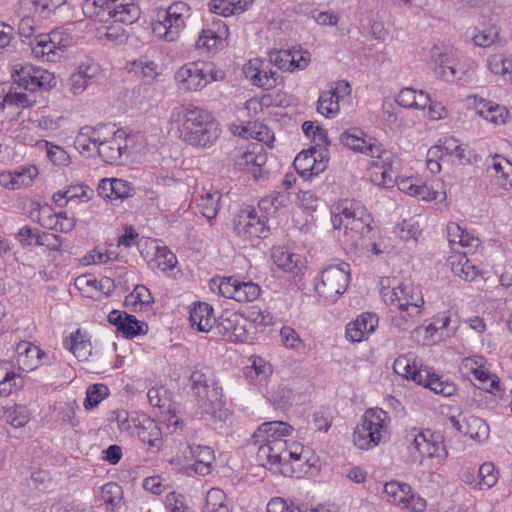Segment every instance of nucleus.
Returning a JSON list of instances; mask_svg holds the SVG:
<instances>
[{"label": "nucleus", "mask_w": 512, "mask_h": 512, "mask_svg": "<svg viewBox=\"0 0 512 512\" xmlns=\"http://www.w3.org/2000/svg\"><path fill=\"white\" fill-rule=\"evenodd\" d=\"M293 431V427L283 421H269L262 423L253 433L252 440L257 446V461L263 467H278L288 463H302L314 467L317 458L314 452L301 443L287 444L286 437Z\"/></svg>", "instance_id": "f257e3e1"}, {"label": "nucleus", "mask_w": 512, "mask_h": 512, "mask_svg": "<svg viewBox=\"0 0 512 512\" xmlns=\"http://www.w3.org/2000/svg\"><path fill=\"white\" fill-rule=\"evenodd\" d=\"M169 123L180 140L196 148H211L222 132L213 114L193 103L175 106L171 110Z\"/></svg>", "instance_id": "f03ea898"}, {"label": "nucleus", "mask_w": 512, "mask_h": 512, "mask_svg": "<svg viewBox=\"0 0 512 512\" xmlns=\"http://www.w3.org/2000/svg\"><path fill=\"white\" fill-rule=\"evenodd\" d=\"M379 292L383 302L394 313L391 322L395 327L405 331L419 322L425 301L421 291L413 284L386 277L380 281Z\"/></svg>", "instance_id": "7ed1b4c3"}, {"label": "nucleus", "mask_w": 512, "mask_h": 512, "mask_svg": "<svg viewBox=\"0 0 512 512\" xmlns=\"http://www.w3.org/2000/svg\"><path fill=\"white\" fill-rule=\"evenodd\" d=\"M34 19L32 15L23 13L18 24V34L25 42L29 39L28 45L32 54L47 62H58L74 44L73 36L61 29H55L49 33L34 35Z\"/></svg>", "instance_id": "20e7f679"}, {"label": "nucleus", "mask_w": 512, "mask_h": 512, "mask_svg": "<svg viewBox=\"0 0 512 512\" xmlns=\"http://www.w3.org/2000/svg\"><path fill=\"white\" fill-rule=\"evenodd\" d=\"M331 223L335 230L344 231V242L357 246L370 232L372 216L366 207L354 199H342L330 208Z\"/></svg>", "instance_id": "39448f33"}, {"label": "nucleus", "mask_w": 512, "mask_h": 512, "mask_svg": "<svg viewBox=\"0 0 512 512\" xmlns=\"http://www.w3.org/2000/svg\"><path fill=\"white\" fill-rule=\"evenodd\" d=\"M85 17L100 23H115L130 25L141 15L139 0H85L82 3Z\"/></svg>", "instance_id": "423d86ee"}, {"label": "nucleus", "mask_w": 512, "mask_h": 512, "mask_svg": "<svg viewBox=\"0 0 512 512\" xmlns=\"http://www.w3.org/2000/svg\"><path fill=\"white\" fill-rule=\"evenodd\" d=\"M431 62L436 76L446 82H467L474 76L477 68L475 60L451 47H435Z\"/></svg>", "instance_id": "0eeeda50"}, {"label": "nucleus", "mask_w": 512, "mask_h": 512, "mask_svg": "<svg viewBox=\"0 0 512 512\" xmlns=\"http://www.w3.org/2000/svg\"><path fill=\"white\" fill-rule=\"evenodd\" d=\"M390 424L391 418L383 409H367L353 432L355 446L361 450H370L387 441Z\"/></svg>", "instance_id": "6e6552de"}, {"label": "nucleus", "mask_w": 512, "mask_h": 512, "mask_svg": "<svg viewBox=\"0 0 512 512\" xmlns=\"http://www.w3.org/2000/svg\"><path fill=\"white\" fill-rule=\"evenodd\" d=\"M191 388L199 401H203L205 413L223 420L227 417V410L222 409V387L218 385L211 368L196 365L190 376Z\"/></svg>", "instance_id": "1a4fd4ad"}, {"label": "nucleus", "mask_w": 512, "mask_h": 512, "mask_svg": "<svg viewBox=\"0 0 512 512\" xmlns=\"http://www.w3.org/2000/svg\"><path fill=\"white\" fill-rule=\"evenodd\" d=\"M350 280V265L340 261L326 266L314 277V289L320 301L329 306L346 292Z\"/></svg>", "instance_id": "9d476101"}, {"label": "nucleus", "mask_w": 512, "mask_h": 512, "mask_svg": "<svg viewBox=\"0 0 512 512\" xmlns=\"http://www.w3.org/2000/svg\"><path fill=\"white\" fill-rule=\"evenodd\" d=\"M225 78V72L209 61H192L180 66L175 74L174 80L180 90L186 92H197L215 81Z\"/></svg>", "instance_id": "9b49d317"}, {"label": "nucleus", "mask_w": 512, "mask_h": 512, "mask_svg": "<svg viewBox=\"0 0 512 512\" xmlns=\"http://www.w3.org/2000/svg\"><path fill=\"white\" fill-rule=\"evenodd\" d=\"M408 449L414 459L423 464L425 459L443 463L448 456L443 436L431 429L413 427L405 436Z\"/></svg>", "instance_id": "f8f14e48"}, {"label": "nucleus", "mask_w": 512, "mask_h": 512, "mask_svg": "<svg viewBox=\"0 0 512 512\" xmlns=\"http://www.w3.org/2000/svg\"><path fill=\"white\" fill-rule=\"evenodd\" d=\"M209 286L213 292L239 303L253 302L261 294V288L258 284L252 281H241L232 276L214 278L210 281Z\"/></svg>", "instance_id": "ddd939ff"}, {"label": "nucleus", "mask_w": 512, "mask_h": 512, "mask_svg": "<svg viewBox=\"0 0 512 512\" xmlns=\"http://www.w3.org/2000/svg\"><path fill=\"white\" fill-rule=\"evenodd\" d=\"M381 497L383 500L397 506L401 510L424 512L426 508L425 499L413 494L409 484L399 481L385 483Z\"/></svg>", "instance_id": "4468645a"}, {"label": "nucleus", "mask_w": 512, "mask_h": 512, "mask_svg": "<svg viewBox=\"0 0 512 512\" xmlns=\"http://www.w3.org/2000/svg\"><path fill=\"white\" fill-rule=\"evenodd\" d=\"M13 82L18 87L34 92L40 88L54 85L55 77L52 73L31 64H15L12 72Z\"/></svg>", "instance_id": "2eb2a0df"}, {"label": "nucleus", "mask_w": 512, "mask_h": 512, "mask_svg": "<svg viewBox=\"0 0 512 512\" xmlns=\"http://www.w3.org/2000/svg\"><path fill=\"white\" fill-rule=\"evenodd\" d=\"M54 357L29 341H20L16 348L13 364L18 370L32 372L42 365H52Z\"/></svg>", "instance_id": "dca6fc26"}, {"label": "nucleus", "mask_w": 512, "mask_h": 512, "mask_svg": "<svg viewBox=\"0 0 512 512\" xmlns=\"http://www.w3.org/2000/svg\"><path fill=\"white\" fill-rule=\"evenodd\" d=\"M268 216L259 215L253 208L242 209L234 220L238 235L248 239L266 238L269 234Z\"/></svg>", "instance_id": "f3484780"}, {"label": "nucleus", "mask_w": 512, "mask_h": 512, "mask_svg": "<svg viewBox=\"0 0 512 512\" xmlns=\"http://www.w3.org/2000/svg\"><path fill=\"white\" fill-rule=\"evenodd\" d=\"M245 78L254 86L270 90L277 86L279 74L271 67V62L263 58H253L242 68Z\"/></svg>", "instance_id": "a211bd4d"}, {"label": "nucleus", "mask_w": 512, "mask_h": 512, "mask_svg": "<svg viewBox=\"0 0 512 512\" xmlns=\"http://www.w3.org/2000/svg\"><path fill=\"white\" fill-rule=\"evenodd\" d=\"M371 182L383 188L395 185L398 174L399 159L391 152L383 150L380 155L372 158Z\"/></svg>", "instance_id": "6ab92c4d"}, {"label": "nucleus", "mask_w": 512, "mask_h": 512, "mask_svg": "<svg viewBox=\"0 0 512 512\" xmlns=\"http://www.w3.org/2000/svg\"><path fill=\"white\" fill-rule=\"evenodd\" d=\"M107 130L109 135L101 141L97 154L103 162L118 165L122 163V157L128 149L130 139L125 131L115 129L111 124L108 125Z\"/></svg>", "instance_id": "aec40b11"}, {"label": "nucleus", "mask_w": 512, "mask_h": 512, "mask_svg": "<svg viewBox=\"0 0 512 512\" xmlns=\"http://www.w3.org/2000/svg\"><path fill=\"white\" fill-rule=\"evenodd\" d=\"M461 372L473 377L488 391L498 386V378L491 373L487 359L482 355H472L463 358L460 364Z\"/></svg>", "instance_id": "412c9836"}, {"label": "nucleus", "mask_w": 512, "mask_h": 512, "mask_svg": "<svg viewBox=\"0 0 512 512\" xmlns=\"http://www.w3.org/2000/svg\"><path fill=\"white\" fill-rule=\"evenodd\" d=\"M248 324L243 314L226 310L219 317L218 330L227 341L245 342L249 336Z\"/></svg>", "instance_id": "4be33fe9"}, {"label": "nucleus", "mask_w": 512, "mask_h": 512, "mask_svg": "<svg viewBox=\"0 0 512 512\" xmlns=\"http://www.w3.org/2000/svg\"><path fill=\"white\" fill-rule=\"evenodd\" d=\"M340 141L349 149L365 154L371 158L380 155L384 150L377 139L359 128H350L343 132L340 136Z\"/></svg>", "instance_id": "5701e85b"}, {"label": "nucleus", "mask_w": 512, "mask_h": 512, "mask_svg": "<svg viewBox=\"0 0 512 512\" xmlns=\"http://www.w3.org/2000/svg\"><path fill=\"white\" fill-rule=\"evenodd\" d=\"M109 124H98L96 126H84L80 128L75 139L74 147L82 155L92 156L97 153L101 141L105 140L108 133Z\"/></svg>", "instance_id": "b1692460"}, {"label": "nucleus", "mask_w": 512, "mask_h": 512, "mask_svg": "<svg viewBox=\"0 0 512 512\" xmlns=\"http://www.w3.org/2000/svg\"><path fill=\"white\" fill-rule=\"evenodd\" d=\"M326 156V150L310 147L295 157L293 165L301 177L309 179L326 169Z\"/></svg>", "instance_id": "393cba45"}, {"label": "nucleus", "mask_w": 512, "mask_h": 512, "mask_svg": "<svg viewBox=\"0 0 512 512\" xmlns=\"http://www.w3.org/2000/svg\"><path fill=\"white\" fill-rule=\"evenodd\" d=\"M228 36L227 25L222 20H213L202 29L196 47L209 53H217L225 47Z\"/></svg>", "instance_id": "a878e982"}, {"label": "nucleus", "mask_w": 512, "mask_h": 512, "mask_svg": "<svg viewBox=\"0 0 512 512\" xmlns=\"http://www.w3.org/2000/svg\"><path fill=\"white\" fill-rule=\"evenodd\" d=\"M100 66L94 62H83L70 75L67 87L73 95L82 94L90 85L98 81Z\"/></svg>", "instance_id": "bb28decb"}, {"label": "nucleus", "mask_w": 512, "mask_h": 512, "mask_svg": "<svg viewBox=\"0 0 512 512\" xmlns=\"http://www.w3.org/2000/svg\"><path fill=\"white\" fill-rule=\"evenodd\" d=\"M267 161V156L263 153L262 146H255L240 154L235 160L236 168L251 176L258 181L263 177V166Z\"/></svg>", "instance_id": "cd10ccee"}, {"label": "nucleus", "mask_w": 512, "mask_h": 512, "mask_svg": "<svg viewBox=\"0 0 512 512\" xmlns=\"http://www.w3.org/2000/svg\"><path fill=\"white\" fill-rule=\"evenodd\" d=\"M453 428L477 441H484L489 435V426L486 422L474 415H462L449 419Z\"/></svg>", "instance_id": "c85d7f7f"}, {"label": "nucleus", "mask_w": 512, "mask_h": 512, "mask_svg": "<svg viewBox=\"0 0 512 512\" xmlns=\"http://www.w3.org/2000/svg\"><path fill=\"white\" fill-rule=\"evenodd\" d=\"M135 431L133 432L141 442L148 445V449L152 452H158L163 445L162 428L160 425L149 417L134 421Z\"/></svg>", "instance_id": "c756f323"}, {"label": "nucleus", "mask_w": 512, "mask_h": 512, "mask_svg": "<svg viewBox=\"0 0 512 512\" xmlns=\"http://www.w3.org/2000/svg\"><path fill=\"white\" fill-rule=\"evenodd\" d=\"M108 321L126 338L144 335L148 331V325L145 322L137 320L134 315L118 310L109 313Z\"/></svg>", "instance_id": "7c9ffc66"}, {"label": "nucleus", "mask_w": 512, "mask_h": 512, "mask_svg": "<svg viewBox=\"0 0 512 512\" xmlns=\"http://www.w3.org/2000/svg\"><path fill=\"white\" fill-rule=\"evenodd\" d=\"M378 323L379 319L376 314L362 313L346 325V339L353 343L361 342L376 330Z\"/></svg>", "instance_id": "2f4dec72"}, {"label": "nucleus", "mask_w": 512, "mask_h": 512, "mask_svg": "<svg viewBox=\"0 0 512 512\" xmlns=\"http://www.w3.org/2000/svg\"><path fill=\"white\" fill-rule=\"evenodd\" d=\"M96 501L107 512H121L124 506L123 489L117 483L108 482L100 488Z\"/></svg>", "instance_id": "473e14b6"}, {"label": "nucleus", "mask_w": 512, "mask_h": 512, "mask_svg": "<svg viewBox=\"0 0 512 512\" xmlns=\"http://www.w3.org/2000/svg\"><path fill=\"white\" fill-rule=\"evenodd\" d=\"M93 189L84 184H75L59 190L53 194V201L58 207H64L68 203H86L93 196Z\"/></svg>", "instance_id": "72a5a7b5"}, {"label": "nucleus", "mask_w": 512, "mask_h": 512, "mask_svg": "<svg viewBox=\"0 0 512 512\" xmlns=\"http://www.w3.org/2000/svg\"><path fill=\"white\" fill-rule=\"evenodd\" d=\"M192 328L199 332H209L216 322L213 307L206 302L195 303L189 311Z\"/></svg>", "instance_id": "f704fd0d"}, {"label": "nucleus", "mask_w": 512, "mask_h": 512, "mask_svg": "<svg viewBox=\"0 0 512 512\" xmlns=\"http://www.w3.org/2000/svg\"><path fill=\"white\" fill-rule=\"evenodd\" d=\"M440 147L444 152L445 159L459 165L468 164L473 158V152L468 145L461 143L454 137L440 139Z\"/></svg>", "instance_id": "c9c22d12"}, {"label": "nucleus", "mask_w": 512, "mask_h": 512, "mask_svg": "<svg viewBox=\"0 0 512 512\" xmlns=\"http://www.w3.org/2000/svg\"><path fill=\"white\" fill-rule=\"evenodd\" d=\"M37 174L35 166L15 171H4L0 174V185L11 190L28 187L32 184Z\"/></svg>", "instance_id": "e433bc0d"}, {"label": "nucleus", "mask_w": 512, "mask_h": 512, "mask_svg": "<svg viewBox=\"0 0 512 512\" xmlns=\"http://www.w3.org/2000/svg\"><path fill=\"white\" fill-rule=\"evenodd\" d=\"M190 454L194 462L191 465L192 471L200 476L211 473L215 461L214 451L209 446L190 445Z\"/></svg>", "instance_id": "4c0bfd02"}, {"label": "nucleus", "mask_w": 512, "mask_h": 512, "mask_svg": "<svg viewBox=\"0 0 512 512\" xmlns=\"http://www.w3.org/2000/svg\"><path fill=\"white\" fill-rule=\"evenodd\" d=\"M394 371L407 380H411L416 384H421L423 374L427 369L418 366L416 357L413 354L400 355L393 364Z\"/></svg>", "instance_id": "58836bf2"}, {"label": "nucleus", "mask_w": 512, "mask_h": 512, "mask_svg": "<svg viewBox=\"0 0 512 512\" xmlns=\"http://www.w3.org/2000/svg\"><path fill=\"white\" fill-rule=\"evenodd\" d=\"M272 260L284 272L297 275L300 271L301 255L290 251L284 246L273 247Z\"/></svg>", "instance_id": "ea45409f"}, {"label": "nucleus", "mask_w": 512, "mask_h": 512, "mask_svg": "<svg viewBox=\"0 0 512 512\" xmlns=\"http://www.w3.org/2000/svg\"><path fill=\"white\" fill-rule=\"evenodd\" d=\"M487 172L502 188L506 190L512 188V163L506 158L495 155L491 164L488 165Z\"/></svg>", "instance_id": "a19ab883"}, {"label": "nucleus", "mask_w": 512, "mask_h": 512, "mask_svg": "<svg viewBox=\"0 0 512 512\" xmlns=\"http://www.w3.org/2000/svg\"><path fill=\"white\" fill-rule=\"evenodd\" d=\"M447 237L451 244H459L467 248L468 252L474 251L481 244L480 239L473 232L454 222L447 225Z\"/></svg>", "instance_id": "79ce46f5"}, {"label": "nucleus", "mask_w": 512, "mask_h": 512, "mask_svg": "<svg viewBox=\"0 0 512 512\" xmlns=\"http://www.w3.org/2000/svg\"><path fill=\"white\" fill-rule=\"evenodd\" d=\"M152 31L154 35L161 40L173 42L177 40L181 34L180 28H174V23L170 17H166V12L159 9L156 19L152 22Z\"/></svg>", "instance_id": "37998d69"}, {"label": "nucleus", "mask_w": 512, "mask_h": 512, "mask_svg": "<svg viewBox=\"0 0 512 512\" xmlns=\"http://www.w3.org/2000/svg\"><path fill=\"white\" fill-rule=\"evenodd\" d=\"M420 385L444 397H450L457 391V387L453 382L445 379L443 376L430 372L428 369L426 373L423 374V380Z\"/></svg>", "instance_id": "c03bdc74"}, {"label": "nucleus", "mask_w": 512, "mask_h": 512, "mask_svg": "<svg viewBox=\"0 0 512 512\" xmlns=\"http://www.w3.org/2000/svg\"><path fill=\"white\" fill-rule=\"evenodd\" d=\"M64 348L68 349L79 361L87 360L91 354V343L86 334L81 331L72 333L63 342Z\"/></svg>", "instance_id": "a18cd8bd"}, {"label": "nucleus", "mask_w": 512, "mask_h": 512, "mask_svg": "<svg viewBox=\"0 0 512 512\" xmlns=\"http://www.w3.org/2000/svg\"><path fill=\"white\" fill-rule=\"evenodd\" d=\"M221 200V193L219 191L203 190L199 197L196 199L197 207L200 213L209 222L216 218L219 203Z\"/></svg>", "instance_id": "49530a36"}, {"label": "nucleus", "mask_w": 512, "mask_h": 512, "mask_svg": "<svg viewBox=\"0 0 512 512\" xmlns=\"http://www.w3.org/2000/svg\"><path fill=\"white\" fill-rule=\"evenodd\" d=\"M398 105L404 108L425 109L430 102L429 94L422 90H415L413 88H403L396 98Z\"/></svg>", "instance_id": "de8ad7c7"}, {"label": "nucleus", "mask_w": 512, "mask_h": 512, "mask_svg": "<svg viewBox=\"0 0 512 512\" xmlns=\"http://www.w3.org/2000/svg\"><path fill=\"white\" fill-rule=\"evenodd\" d=\"M290 203V193L277 188L269 195L261 198L258 207L266 216L275 214L280 208Z\"/></svg>", "instance_id": "09e8293b"}, {"label": "nucleus", "mask_w": 512, "mask_h": 512, "mask_svg": "<svg viewBox=\"0 0 512 512\" xmlns=\"http://www.w3.org/2000/svg\"><path fill=\"white\" fill-rule=\"evenodd\" d=\"M477 113L483 119L495 125L504 124L508 118L506 107L492 101L482 100L477 106Z\"/></svg>", "instance_id": "8fccbe9b"}, {"label": "nucleus", "mask_w": 512, "mask_h": 512, "mask_svg": "<svg viewBox=\"0 0 512 512\" xmlns=\"http://www.w3.org/2000/svg\"><path fill=\"white\" fill-rule=\"evenodd\" d=\"M267 512H335V509L324 505H319L313 509L301 508L289 505L283 498L275 497L268 502Z\"/></svg>", "instance_id": "3c124183"}, {"label": "nucleus", "mask_w": 512, "mask_h": 512, "mask_svg": "<svg viewBox=\"0 0 512 512\" xmlns=\"http://www.w3.org/2000/svg\"><path fill=\"white\" fill-rule=\"evenodd\" d=\"M57 214L50 205L37 204L30 211V218L46 229L53 230L57 224Z\"/></svg>", "instance_id": "603ef678"}, {"label": "nucleus", "mask_w": 512, "mask_h": 512, "mask_svg": "<svg viewBox=\"0 0 512 512\" xmlns=\"http://www.w3.org/2000/svg\"><path fill=\"white\" fill-rule=\"evenodd\" d=\"M452 272L465 281H474L480 274V269L465 255L451 261Z\"/></svg>", "instance_id": "864d4df0"}, {"label": "nucleus", "mask_w": 512, "mask_h": 512, "mask_svg": "<svg viewBox=\"0 0 512 512\" xmlns=\"http://www.w3.org/2000/svg\"><path fill=\"white\" fill-rule=\"evenodd\" d=\"M98 29V38L100 41L112 44H121L126 40V30L123 26L115 23L113 20Z\"/></svg>", "instance_id": "5fc2aeb1"}, {"label": "nucleus", "mask_w": 512, "mask_h": 512, "mask_svg": "<svg viewBox=\"0 0 512 512\" xmlns=\"http://www.w3.org/2000/svg\"><path fill=\"white\" fill-rule=\"evenodd\" d=\"M2 419L15 428L23 427L29 421V411L23 405H8L3 408Z\"/></svg>", "instance_id": "6e6d98bb"}, {"label": "nucleus", "mask_w": 512, "mask_h": 512, "mask_svg": "<svg viewBox=\"0 0 512 512\" xmlns=\"http://www.w3.org/2000/svg\"><path fill=\"white\" fill-rule=\"evenodd\" d=\"M60 7V5L54 4V0H21L20 9L22 13L29 15L38 14L42 18H46L49 13Z\"/></svg>", "instance_id": "4d7b16f0"}, {"label": "nucleus", "mask_w": 512, "mask_h": 512, "mask_svg": "<svg viewBox=\"0 0 512 512\" xmlns=\"http://www.w3.org/2000/svg\"><path fill=\"white\" fill-rule=\"evenodd\" d=\"M166 12V17H170L174 23V28L184 30L186 21L190 17V7L187 3L177 1L172 3L168 8L163 9Z\"/></svg>", "instance_id": "13d9d810"}, {"label": "nucleus", "mask_w": 512, "mask_h": 512, "mask_svg": "<svg viewBox=\"0 0 512 512\" xmlns=\"http://www.w3.org/2000/svg\"><path fill=\"white\" fill-rule=\"evenodd\" d=\"M302 130L307 138L311 139L314 143L312 147H317L321 150H326L329 145L327 133L320 126L314 125L311 121H305L302 125Z\"/></svg>", "instance_id": "bf43d9fd"}, {"label": "nucleus", "mask_w": 512, "mask_h": 512, "mask_svg": "<svg viewBox=\"0 0 512 512\" xmlns=\"http://www.w3.org/2000/svg\"><path fill=\"white\" fill-rule=\"evenodd\" d=\"M340 110V101L330 91L321 92L318 98L317 111L327 117L334 118Z\"/></svg>", "instance_id": "052dcab7"}, {"label": "nucleus", "mask_w": 512, "mask_h": 512, "mask_svg": "<svg viewBox=\"0 0 512 512\" xmlns=\"http://www.w3.org/2000/svg\"><path fill=\"white\" fill-rule=\"evenodd\" d=\"M203 512H229L226 494L219 488H211L207 492Z\"/></svg>", "instance_id": "680f3d73"}, {"label": "nucleus", "mask_w": 512, "mask_h": 512, "mask_svg": "<svg viewBox=\"0 0 512 512\" xmlns=\"http://www.w3.org/2000/svg\"><path fill=\"white\" fill-rule=\"evenodd\" d=\"M21 386V376L14 371H8L4 365H0V396H8L13 388Z\"/></svg>", "instance_id": "e2e57ef3"}, {"label": "nucleus", "mask_w": 512, "mask_h": 512, "mask_svg": "<svg viewBox=\"0 0 512 512\" xmlns=\"http://www.w3.org/2000/svg\"><path fill=\"white\" fill-rule=\"evenodd\" d=\"M470 38L476 46L489 47L498 37V32L492 27H474L469 31Z\"/></svg>", "instance_id": "0e129e2a"}, {"label": "nucleus", "mask_w": 512, "mask_h": 512, "mask_svg": "<svg viewBox=\"0 0 512 512\" xmlns=\"http://www.w3.org/2000/svg\"><path fill=\"white\" fill-rule=\"evenodd\" d=\"M131 70L143 77L154 79L159 74V65L144 55L131 63Z\"/></svg>", "instance_id": "69168bd1"}, {"label": "nucleus", "mask_w": 512, "mask_h": 512, "mask_svg": "<svg viewBox=\"0 0 512 512\" xmlns=\"http://www.w3.org/2000/svg\"><path fill=\"white\" fill-rule=\"evenodd\" d=\"M108 395L109 388L105 384H92L86 390V398L83 402V406L87 410L94 408Z\"/></svg>", "instance_id": "338daca9"}, {"label": "nucleus", "mask_w": 512, "mask_h": 512, "mask_svg": "<svg viewBox=\"0 0 512 512\" xmlns=\"http://www.w3.org/2000/svg\"><path fill=\"white\" fill-rule=\"evenodd\" d=\"M154 262L159 270L166 272L175 268L177 264V258L175 254L166 246H157Z\"/></svg>", "instance_id": "774afa93"}]
</instances>
